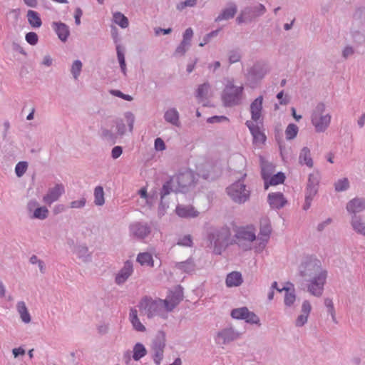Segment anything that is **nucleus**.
Returning <instances> with one entry per match:
<instances>
[{
  "label": "nucleus",
  "instance_id": "a878e982",
  "mask_svg": "<svg viewBox=\"0 0 365 365\" xmlns=\"http://www.w3.org/2000/svg\"><path fill=\"white\" fill-rule=\"evenodd\" d=\"M242 283V274L238 272L230 273L226 278V284L229 287H237Z\"/></svg>",
  "mask_w": 365,
  "mask_h": 365
},
{
  "label": "nucleus",
  "instance_id": "1a4fd4ad",
  "mask_svg": "<svg viewBox=\"0 0 365 365\" xmlns=\"http://www.w3.org/2000/svg\"><path fill=\"white\" fill-rule=\"evenodd\" d=\"M232 318L236 319H243L247 323L259 324V317L252 312L249 311L247 307H240L234 309L231 312Z\"/></svg>",
  "mask_w": 365,
  "mask_h": 365
},
{
  "label": "nucleus",
  "instance_id": "bf43d9fd",
  "mask_svg": "<svg viewBox=\"0 0 365 365\" xmlns=\"http://www.w3.org/2000/svg\"><path fill=\"white\" fill-rule=\"evenodd\" d=\"M82 16V11L81 9H77L75 14V22L77 25L81 24V17Z\"/></svg>",
  "mask_w": 365,
  "mask_h": 365
},
{
  "label": "nucleus",
  "instance_id": "5701e85b",
  "mask_svg": "<svg viewBox=\"0 0 365 365\" xmlns=\"http://www.w3.org/2000/svg\"><path fill=\"white\" fill-rule=\"evenodd\" d=\"M236 338V334L232 329H225L218 333L217 336V342L218 344H226Z\"/></svg>",
  "mask_w": 365,
  "mask_h": 365
},
{
  "label": "nucleus",
  "instance_id": "f8f14e48",
  "mask_svg": "<svg viewBox=\"0 0 365 365\" xmlns=\"http://www.w3.org/2000/svg\"><path fill=\"white\" fill-rule=\"evenodd\" d=\"M246 125L248 127L252 137L253 141L255 144L262 145L266 141V135L260 130V128L255 124L253 121L247 120Z\"/></svg>",
  "mask_w": 365,
  "mask_h": 365
},
{
  "label": "nucleus",
  "instance_id": "8fccbe9b",
  "mask_svg": "<svg viewBox=\"0 0 365 365\" xmlns=\"http://www.w3.org/2000/svg\"><path fill=\"white\" fill-rule=\"evenodd\" d=\"M38 36L34 32H29L26 35V40L31 45H36L38 42Z\"/></svg>",
  "mask_w": 365,
  "mask_h": 365
},
{
  "label": "nucleus",
  "instance_id": "0e129e2a",
  "mask_svg": "<svg viewBox=\"0 0 365 365\" xmlns=\"http://www.w3.org/2000/svg\"><path fill=\"white\" fill-rule=\"evenodd\" d=\"M24 3L30 7H36L37 5V0H24Z\"/></svg>",
  "mask_w": 365,
  "mask_h": 365
},
{
  "label": "nucleus",
  "instance_id": "58836bf2",
  "mask_svg": "<svg viewBox=\"0 0 365 365\" xmlns=\"http://www.w3.org/2000/svg\"><path fill=\"white\" fill-rule=\"evenodd\" d=\"M210 91V85L204 83L199 86L197 91V98L199 99H203L206 98Z\"/></svg>",
  "mask_w": 365,
  "mask_h": 365
},
{
  "label": "nucleus",
  "instance_id": "a19ab883",
  "mask_svg": "<svg viewBox=\"0 0 365 365\" xmlns=\"http://www.w3.org/2000/svg\"><path fill=\"white\" fill-rule=\"evenodd\" d=\"M349 186V182L347 178L339 180L335 183V190L338 192L346 190Z\"/></svg>",
  "mask_w": 365,
  "mask_h": 365
},
{
  "label": "nucleus",
  "instance_id": "393cba45",
  "mask_svg": "<svg viewBox=\"0 0 365 365\" xmlns=\"http://www.w3.org/2000/svg\"><path fill=\"white\" fill-rule=\"evenodd\" d=\"M299 163L301 165H306L309 168L313 167V160L311 157L310 150L304 147L303 148L299 153Z\"/></svg>",
  "mask_w": 365,
  "mask_h": 365
},
{
  "label": "nucleus",
  "instance_id": "c85d7f7f",
  "mask_svg": "<svg viewBox=\"0 0 365 365\" xmlns=\"http://www.w3.org/2000/svg\"><path fill=\"white\" fill-rule=\"evenodd\" d=\"M17 310L20 314L21 320L24 323H29L31 322V316L28 312L26 306L24 302H19L17 304Z\"/></svg>",
  "mask_w": 365,
  "mask_h": 365
},
{
  "label": "nucleus",
  "instance_id": "e433bc0d",
  "mask_svg": "<svg viewBox=\"0 0 365 365\" xmlns=\"http://www.w3.org/2000/svg\"><path fill=\"white\" fill-rule=\"evenodd\" d=\"M176 266L178 269L187 273L192 272L195 269V264L191 260L179 262Z\"/></svg>",
  "mask_w": 365,
  "mask_h": 365
},
{
  "label": "nucleus",
  "instance_id": "f03ea898",
  "mask_svg": "<svg viewBox=\"0 0 365 365\" xmlns=\"http://www.w3.org/2000/svg\"><path fill=\"white\" fill-rule=\"evenodd\" d=\"M302 277H310L308 289L311 294L319 297L322 294L327 272L322 268L320 260L312 257H305L299 267Z\"/></svg>",
  "mask_w": 365,
  "mask_h": 365
},
{
  "label": "nucleus",
  "instance_id": "6e6d98bb",
  "mask_svg": "<svg viewBox=\"0 0 365 365\" xmlns=\"http://www.w3.org/2000/svg\"><path fill=\"white\" fill-rule=\"evenodd\" d=\"M163 349H159L156 351V353L154 356V361L157 365H159L160 364V361L163 359Z\"/></svg>",
  "mask_w": 365,
  "mask_h": 365
},
{
  "label": "nucleus",
  "instance_id": "4468645a",
  "mask_svg": "<svg viewBox=\"0 0 365 365\" xmlns=\"http://www.w3.org/2000/svg\"><path fill=\"white\" fill-rule=\"evenodd\" d=\"M236 236L239 242L242 240L252 242L256 239L255 229L252 226L240 227L237 231Z\"/></svg>",
  "mask_w": 365,
  "mask_h": 365
},
{
  "label": "nucleus",
  "instance_id": "ddd939ff",
  "mask_svg": "<svg viewBox=\"0 0 365 365\" xmlns=\"http://www.w3.org/2000/svg\"><path fill=\"white\" fill-rule=\"evenodd\" d=\"M263 97L262 96L254 100L250 105L252 121L257 122L262 118Z\"/></svg>",
  "mask_w": 365,
  "mask_h": 365
},
{
  "label": "nucleus",
  "instance_id": "f257e3e1",
  "mask_svg": "<svg viewBox=\"0 0 365 365\" xmlns=\"http://www.w3.org/2000/svg\"><path fill=\"white\" fill-rule=\"evenodd\" d=\"M182 295L180 292L172 293L165 300L144 298L138 305L140 315H146L149 319L156 315H163L165 312L172 311L182 300ZM138 314L137 309L131 308L129 319L133 328L138 331L143 332L145 331V327L140 322Z\"/></svg>",
  "mask_w": 365,
  "mask_h": 365
},
{
  "label": "nucleus",
  "instance_id": "69168bd1",
  "mask_svg": "<svg viewBox=\"0 0 365 365\" xmlns=\"http://www.w3.org/2000/svg\"><path fill=\"white\" fill-rule=\"evenodd\" d=\"M127 121H128V126H129V131L132 132L133 128V122H134L133 118L132 116L128 117L127 119Z\"/></svg>",
  "mask_w": 365,
  "mask_h": 365
},
{
  "label": "nucleus",
  "instance_id": "864d4df0",
  "mask_svg": "<svg viewBox=\"0 0 365 365\" xmlns=\"http://www.w3.org/2000/svg\"><path fill=\"white\" fill-rule=\"evenodd\" d=\"M122 153H123V150L120 146H115L112 149V152H111L112 158L113 159H117L118 158H119L121 155Z\"/></svg>",
  "mask_w": 365,
  "mask_h": 365
},
{
  "label": "nucleus",
  "instance_id": "c03bdc74",
  "mask_svg": "<svg viewBox=\"0 0 365 365\" xmlns=\"http://www.w3.org/2000/svg\"><path fill=\"white\" fill-rule=\"evenodd\" d=\"M27 163L26 162H19L15 168V172L19 177L22 176L27 170Z\"/></svg>",
  "mask_w": 365,
  "mask_h": 365
},
{
  "label": "nucleus",
  "instance_id": "4be33fe9",
  "mask_svg": "<svg viewBox=\"0 0 365 365\" xmlns=\"http://www.w3.org/2000/svg\"><path fill=\"white\" fill-rule=\"evenodd\" d=\"M133 272V265L130 262H125L124 267L117 274L115 281L118 284L123 283Z\"/></svg>",
  "mask_w": 365,
  "mask_h": 365
},
{
  "label": "nucleus",
  "instance_id": "603ef678",
  "mask_svg": "<svg viewBox=\"0 0 365 365\" xmlns=\"http://www.w3.org/2000/svg\"><path fill=\"white\" fill-rule=\"evenodd\" d=\"M155 150H160V151L164 150L165 149V143L161 138H158L155 139Z\"/></svg>",
  "mask_w": 365,
  "mask_h": 365
},
{
  "label": "nucleus",
  "instance_id": "4c0bfd02",
  "mask_svg": "<svg viewBox=\"0 0 365 365\" xmlns=\"http://www.w3.org/2000/svg\"><path fill=\"white\" fill-rule=\"evenodd\" d=\"M298 131L299 128L295 124H289L285 130V135L287 139H294L297 136Z\"/></svg>",
  "mask_w": 365,
  "mask_h": 365
},
{
  "label": "nucleus",
  "instance_id": "aec40b11",
  "mask_svg": "<svg viewBox=\"0 0 365 365\" xmlns=\"http://www.w3.org/2000/svg\"><path fill=\"white\" fill-rule=\"evenodd\" d=\"M311 310V304L308 301H304L302 306V314L296 319L295 324L297 327H302L307 322Z\"/></svg>",
  "mask_w": 365,
  "mask_h": 365
},
{
  "label": "nucleus",
  "instance_id": "9d476101",
  "mask_svg": "<svg viewBox=\"0 0 365 365\" xmlns=\"http://www.w3.org/2000/svg\"><path fill=\"white\" fill-rule=\"evenodd\" d=\"M232 318L236 319H243L247 323L259 324V317L252 312L249 311L247 307H240L234 309L231 312Z\"/></svg>",
  "mask_w": 365,
  "mask_h": 365
},
{
  "label": "nucleus",
  "instance_id": "7ed1b4c3",
  "mask_svg": "<svg viewBox=\"0 0 365 365\" xmlns=\"http://www.w3.org/2000/svg\"><path fill=\"white\" fill-rule=\"evenodd\" d=\"M331 115L326 112L324 103H319L312 114L311 120L317 132H324L329 127L331 122Z\"/></svg>",
  "mask_w": 365,
  "mask_h": 365
},
{
  "label": "nucleus",
  "instance_id": "f3484780",
  "mask_svg": "<svg viewBox=\"0 0 365 365\" xmlns=\"http://www.w3.org/2000/svg\"><path fill=\"white\" fill-rule=\"evenodd\" d=\"M272 289H276L279 292H282V291H285L284 296V304L287 307H290L294 304L296 299L295 294L294 293V289H290L289 287H283L279 288L277 287V282H273L272 285Z\"/></svg>",
  "mask_w": 365,
  "mask_h": 365
},
{
  "label": "nucleus",
  "instance_id": "de8ad7c7",
  "mask_svg": "<svg viewBox=\"0 0 365 365\" xmlns=\"http://www.w3.org/2000/svg\"><path fill=\"white\" fill-rule=\"evenodd\" d=\"M271 232V228L269 223L266 222L265 225L261 228L260 235L263 240H267Z\"/></svg>",
  "mask_w": 365,
  "mask_h": 365
},
{
  "label": "nucleus",
  "instance_id": "4d7b16f0",
  "mask_svg": "<svg viewBox=\"0 0 365 365\" xmlns=\"http://www.w3.org/2000/svg\"><path fill=\"white\" fill-rule=\"evenodd\" d=\"M240 56L237 52H232L229 56L230 63H236L240 61Z\"/></svg>",
  "mask_w": 365,
  "mask_h": 365
},
{
  "label": "nucleus",
  "instance_id": "a18cd8bd",
  "mask_svg": "<svg viewBox=\"0 0 365 365\" xmlns=\"http://www.w3.org/2000/svg\"><path fill=\"white\" fill-rule=\"evenodd\" d=\"M178 245L185 247H191L192 245L191 236L188 235L180 237L178 241Z\"/></svg>",
  "mask_w": 365,
  "mask_h": 365
},
{
  "label": "nucleus",
  "instance_id": "b1692460",
  "mask_svg": "<svg viewBox=\"0 0 365 365\" xmlns=\"http://www.w3.org/2000/svg\"><path fill=\"white\" fill-rule=\"evenodd\" d=\"M130 230L135 236L139 238L145 237L150 232L149 227L146 225L140 223H135L133 225L130 227Z\"/></svg>",
  "mask_w": 365,
  "mask_h": 365
},
{
  "label": "nucleus",
  "instance_id": "09e8293b",
  "mask_svg": "<svg viewBox=\"0 0 365 365\" xmlns=\"http://www.w3.org/2000/svg\"><path fill=\"white\" fill-rule=\"evenodd\" d=\"M192 35H193V31H192V29H190V28L187 29L183 35V41L182 42V44L183 46L188 45L191 38L192 37Z\"/></svg>",
  "mask_w": 365,
  "mask_h": 365
},
{
  "label": "nucleus",
  "instance_id": "680f3d73",
  "mask_svg": "<svg viewBox=\"0 0 365 365\" xmlns=\"http://www.w3.org/2000/svg\"><path fill=\"white\" fill-rule=\"evenodd\" d=\"M138 194L142 198L147 199L148 198V192L146 187H142L139 191Z\"/></svg>",
  "mask_w": 365,
  "mask_h": 365
},
{
  "label": "nucleus",
  "instance_id": "c756f323",
  "mask_svg": "<svg viewBox=\"0 0 365 365\" xmlns=\"http://www.w3.org/2000/svg\"><path fill=\"white\" fill-rule=\"evenodd\" d=\"M137 261L143 266L153 267V257L148 252L140 253L138 255Z\"/></svg>",
  "mask_w": 365,
  "mask_h": 365
},
{
  "label": "nucleus",
  "instance_id": "412c9836",
  "mask_svg": "<svg viewBox=\"0 0 365 365\" xmlns=\"http://www.w3.org/2000/svg\"><path fill=\"white\" fill-rule=\"evenodd\" d=\"M52 27L62 41H66L67 40L70 32L68 27L65 24L61 22H53L52 24Z\"/></svg>",
  "mask_w": 365,
  "mask_h": 365
},
{
  "label": "nucleus",
  "instance_id": "473e14b6",
  "mask_svg": "<svg viewBox=\"0 0 365 365\" xmlns=\"http://www.w3.org/2000/svg\"><path fill=\"white\" fill-rule=\"evenodd\" d=\"M351 225L357 233L365 236V223L361 219L354 216L351 220Z\"/></svg>",
  "mask_w": 365,
  "mask_h": 365
},
{
  "label": "nucleus",
  "instance_id": "20e7f679",
  "mask_svg": "<svg viewBox=\"0 0 365 365\" xmlns=\"http://www.w3.org/2000/svg\"><path fill=\"white\" fill-rule=\"evenodd\" d=\"M242 85L235 86L232 81H228L222 94V101L225 106H233L241 103L243 98Z\"/></svg>",
  "mask_w": 365,
  "mask_h": 365
},
{
  "label": "nucleus",
  "instance_id": "f704fd0d",
  "mask_svg": "<svg viewBox=\"0 0 365 365\" xmlns=\"http://www.w3.org/2000/svg\"><path fill=\"white\" fill-rule=\"evenodd\" d=\"M147 353V351L145 348V346L140 344L137 343L133 348V359L135 361L139 360L142 357H143Z\"/></svg>",
  "mask_w": 365,
  "mask_h": 365
},
{
  "label": "nucleus",
  "instance_id": "052dcab7",
  "mask_svg": "<svg viewBox=\"0 0 365 365\" xmlns=\"http://www.w3.org/2000/svg\"><path fill=\"white\" fill-rule=\"evenodd\" d=\"M118 132L120 135H123L125 132V125L122 123H119L117 125Z\"/></svg>",
  "mask_w": 365,
  "mask_h": 365
},
{
  "label": "nucleus",
  "instance_id": "6e6552de",
  "mask_svg": "<svg viewBox=\"0 0 365 365\" xmlns=\"http://www.w3.org/2000/svg\"><path fill=\"white\" fill-rule=\"evenodd\" d=\"M178 188L179 192H183L185 187L195 183V175L191 170H185L173 178Z\"/></svg>",
  "mask_w": 365,
  "mask_h": 365
},
{
  "label": "nucleus",
  "instance_id": "774afa93",
  "mask_svg": "<svg viewBox=\"0 0 365 365\" xmlns=\"http://www.w3.org/2000/svg\"><path fill=\"white\" fill-rule=\"evenodd\" d=\"M291 110H292V116L294 117V118L296 120L298 121V120H299L302 118V116L300 115H297L296 113V110H295L294 108H292Z\"/></svg>",
  "mask_w": 365,
  "mask_h": 365
},
{
  "label": "nucleus",
  "instance_id": "3c124183",
  "mask_svg": "<svg viewBox=\"0 0 365 365\" xmlns=\"http://www.w3.org/2000/svg\"><path fill=\"white\" fill-rule=\"evenodd\" d=\"M197 0H185L180 2L177 5V9L180 11L184 9L187 6H194L196 4Z\"/></svg>",
  "mask_w": 365,
  "mask_h": 365
},
{
  "label": "nucleus",
  "instance_id": "423d86ee",
  "mask_svg": "<svg viewBox=\"0 0 365 365\" xmlns=\"http://www.w3.org/2000/svg\"><path fill=\"white\" fill-rule=\"evenodd\" d=\"M227 194L231 198L239 203L245 202L250 196V192L242 181H237L227 188Z\"/></svg>",
  "mask_w": 365,
  "mask_h": 365
},
{
  "label": "nucleus",
  "instance_id": "6ab92c4d",
  "mask_svg": "<svg viewBox=\"0 0 365 365\" xmlns=\"http://www.w3.org/2000/svg\"><path fill=\"white\" fill-rule=\"evenodd\" d=\"M346 210L350 214H356L365 210V201L354 198L350 200L346 205Z\"/></svg>",
  "mask_w": 365,
  "mask_h": 365
},
{
  "label": "nucleus",
  "instance_id": "2f4dec72",
  "mask_svg": "<svg viewBox=\"0 0 365 365\" xmlns=\"http://www.w3.org/2000/svg\"><path fill=\"white\" fill-rule=\"evenodd\" d=\"M94 202L98 206L105 203L104 191L101 186H97L94 190Z\"/></svg>",
  "mask_w": 365,
  "mask_h": 365
},
{
  "label": "nucleus",
  "instance_id": "cd10ccee",
  "mask_svg": "<svg viewBox=\"0 0 365 365\" xmlns=\"http://www.w3.org/2000/svg\"><path fill=\"white\" fill-rule=\"evenodd\" d=\"M27 19L28 21L32 27L38 28L42 24L38 14L35 11L29 10L27 12Z\"/></svg>",
  "mask_w": 365,
  "mask_h": 365
},
{
  "label": "nucleus",
  "instance_id": "a211bd4d",
  "mask_svg": "<svg viewBox=\"0 0 365 365\" xmlns=\"http://www.w3.org/2000/svg\"><path fill=\"white\" fill-rule=\"evenodd\" d=\"M268 200L270 206L276 209L282 207L287 202L283 194L281 192H272L269 194Z\"/></svg>",
  "mask_w": 365,
  "mask_h": 365
},
{
  "label": "nucleus",
  "instance_id": "9b49d317",
  "mask_svg": "<svg viewBox=\"0 0 365 365\" xmlns=\"http://www.w3.org/2000/svg\"><path fill=\"white\" fill-rule=\"evenodd\" d=\"M64 191L65 190L63 185L57 184L48 190L47 193L43 197V201L46 204L51 205L53 202L58 200Z\"/></svg>",
  "mask_w": 365,
  "mask_h": 365
},
{
  "label": "nucleus",
  "instance_id": "39448f33",
  "mask_svg": "<svg viewBox=\"0 0 365 365\" xmlns=\"http://www.w3.org/2000/svg\"><path fill=\"white\" fill-rule=\"evenodd\" d=\"M231 233L227 227L212 232L210 236V243L214 245V251L220 254V247H226L229 244Z\"/></svg>",
  "mask_w": 365,
  "mask_h": 365
},
{
  "label": "nucleus",
  "instance_id": "ea45409f",
  "mask_svg": "<svg viewBox=\"0 0 365 365\" xmlns=\"http://www.w3.org/2000/svg\"><path fill=\"white\" fill-rule=\"evenodd\" d=\"M48 210L46 207H37L34 212V217L43 220L47 217Z\"/></svg>",
  "mask_w": 365,
  "mask_h": 365
},
{
  "label": "nucleus",
  "instance_id": "5fc2aeb1",
  "mask_svg": "<svg viewBox=\"0 0 365 365\" xmlns=\"http://www.w3.org/2000/svg\"><path fill=\"white\" fill-rule=\"evenodd\" d=\"M86 204V200L84 198H81L79 200H75L71 202V207L72 208H79L82 207Z\"/></svg>",
  "mask_w": 365,
  "mask_h": 365
},
{
  "label": "nucleus",
  "instance_id": "49530a36",
  "mask_svg": "<svg viewBox=\"0 0 365 365\" xmlns=\"http://www.w3.org/2000/svg\"><path fill=\"white\" fill-rule=\"evenodd\" d=\"M117 55H118V59L122 71L125 73V57L124 54L120 50V47H117Z\"/></svg>",
  "mask_w": 365,
  "mask_h": 365
},
{
  "label": "nucleus",
  "instance_id": "2eb2a0df",
  "mask_svg": "<svg viewBox=\"0 0 365 365\" xmlns=\"http://www.w3.org/2000/svg\"><path fill=\"white\" fill-rule=\"evenodd\" d=\"M317 179L314 176V175H309V182L307 187V193H306V205L304 209L309 208L310 205V200L312 197L314 196L317 192Z\"/></svg>",
  "mask_w": 365,
  "mask_h": 365
},
{
  "label": "nucleus",
  "instance_id": "c9c22d12",
  "mask_svg": "<svg viewBox=\"0 0 365 365\" xmlns=\"http://www.w3.org/2000/svg\"><path fill=\"white\" fill-rule=\"evenodd\" d=\"M165 118L168 122L173 125H177L178 123L179 115L176 110L170 109L165 114Z\"/></svg>",
  "mask_w": 365,
  "mask_h": 365
},
{
  "label": "nucleus",
  "instance_id": "0eeeda50",
  "mask_svg": "<svg viewBox=\"0 0 365 365\" xmlns=\"http://www.w3.org/2000/svg\"><path fill=\"white\" fill-rule=\"evenodd\" d=\"M272 165H266L262 168V175L264 180V187L268 189L269 185H277L283 183L285 179V176L282 173H278L277 174L270 176V174L267 170H272Z\"/></svg>",
  "mask_w": 365,
  "mask_h": 365
},
{
  "label": "nucleus",
  "instance_id": "79ce46f5",
  "mask_svg": "<svg viewBox=\"0 0 365 365\" xmlns=\"http://www.w3.org/2000/svg\"><path fill=\"white\" fill-rule=\"evenodd\" d=\"M324 304L327 308L329 314L331 316L333 321L336 322L335 309L332 300L331 299L326 298L324 299Z\"/></svg>",
  "mask_w": 365,
  "mask_h": 365
},
{
  "label": "nucleus",
  "instance_id": "72a5a7b5",
  "mask_svg": "<svg viewBox=\"0 0 365 365\" xmlns=\"http://www.w3.org/2000/svg\"><path fill=\"white\" fill-rule=\"evenodd\" d=\"M113 21L121 28H127L128 26V19L120 12L113 14Z\"/></svg>",
  "mask_w": 365,
  "mask_h": 365
},
{
  "label": "nucleus",
  "instance_id": "dca6fc26",
  "mask_svg": "<svg viewBox=\"0 0 365 365\" xmlns=\"http://www.w3.org/2000/svg\"><path fill=\"white\" fill-rule=\"evenodd\" d=\"M176 214L183 218L196 217L199 212L192 205H178L175 208Z\"/></svg>",
  "mask_w": 365,
  "mask_h": 365
},
{
  "label": "nucleus",
  "instance_id": "338daca9",
  "mask_svg": "<svg viewBox=\"0 0 365 365\" xmlns=\"http://www.w3.org/2000/svg\"><path fill=\"white\" fill-rule=\"evenodd\" d=\"M43 63L47 66H49L52 63V59L50 56H45L43 61Z\"/></svg>",
  "mask_w": 365,
  "mask_h": 365
},
{
  "label": "nucleus",
  "instance_id": "bb28decb",
  "mask_svg": "<svg viewBox=\"0 0 365 365\" xmlns=\"http://www.w3.org/2000/svg\"><path fill=\"white\" fill-rule=\"evenodd\" d=\"M237 12V7L235 5L232 4L228 8L224 9L222 12L216 18V21L222 20H227L232 18Z\"/></svg>",
  "mask_w": 365,
  "mask_h": 365
},
{
  "label": "nucleus",
  "instance_id": "13d9d810",
  "mask_svg": "<svg viewBox=\"0 0 365 365\" xmlns=\"http://www.w3.org/2000/svg\"><path fill=\"white\" fill-rule=\"evenodd\" d=\"M12 352H13V354L14 356V357H17L19 356H23L25 354V350L21 348V347H19V348H15L12 350Z\"/></svg>",
  "mask_w": 365,
  "mask_h": 365
},
{
  "label": "nucleus",
  "instance_id": "e2e57ef3",
  "mask_svg": "<svg viewBox=\"0 0 365 365\" xmlns=\"http://www.w3.org/2000/svg\"><path fill=\"white\" fill-rule=\"evenodd\" d=\"M353 53H354V51H353L352 48L346 47L344 48V50L343 51V55L344 57H347V56L351 55Z\"/></svg>",
  "mask_w": 365,
  "mask_h": 365
},
{
  "label": "nucleus",
  "instance_id": "7c9ffc66",
  "mask_svg": "<svg viewBox=\"0 0 365 365\" xmlns=\"http://www.w3.org/2000/svg\"><path fill=\"white\" fill-rule=\"evenodd\" d=\"M171 191L179 192L178 188L175 182V179L173 178L163 185L162 197L168 195Z\"/></svg>",
  "mask_w": 365,
  "mask_h": 365
},
{
  "label": "nucleus",
  "instance_id": "37998d69",
  "mask_svg": "<svg viewBox=\"0 0 365 365\" xmlns=\"http://www.w3.org/2000/svg\"><path fill=\"white\" fill-rule=\"evenodd\" d=\"M82 68V63L76 60L73 62L71 67V73L73 75L74 78L76 79L80 74Z\"/></svg>",
  "mask_w": 365,
  "mask_h": 365
}]
</instances>
